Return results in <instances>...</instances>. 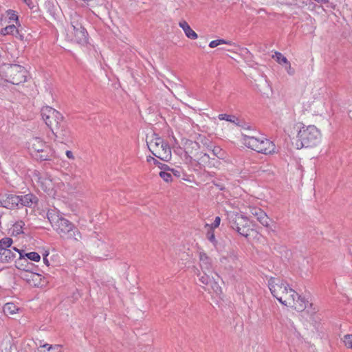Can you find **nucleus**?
<instances>
[{
    "label": "nucleus",
    "mask_w": 352,
    "mask_h": 352,
    "mask_svg": "<svg viewBox=\"0 0 352 352\" xmlns=\"http://www.w3.org/2000/svg\"><path fill=\"white\" fill-rule=\"evenodd\" d=\"M152 158H153V157H151V156L148 157H147V162H153Z\"/></svg>",
    "instance_id": "3c124183"
},
{
    "label": "nucleus",
    "mask_w": 352,
    "mask_h": 352,
    "mask_svg": "<svg viewBox=\"0 0 352 352\" xmlns=\"http://www.w3.org/2000/svg\"><path fill=\"white\" fill-rule=\"evenodd\" d=\"M200 266L203 270L210 272L211 263L210 258L204 252L199 254Z\"/></svg>",
    "instance_id": "aec40b11"
},
{
    "label": "nucleus",
    "mask_w": 352,
    "mask_h": 352,
    "mask_svg": "<svg viewBox=\"0 0 352 352\" xmlns=\"http://www.w3.org/2000/svg\"><path fill=\"white\" fill-rule=\"evenodd\" d=\"M351 113V115H350V117L352 118V112H351V111H350V113Z\"/></svg>",
    "instance_id": "864d4df0"
},
{
    "label": "nucleus",
    "mask_w": 352,
    "mask_h": 352,
    "mask_svg": "<svg viewBox=\"0 0 352 352\" xmlns=\"http://www.w3.org/2000/svg\"><path fill=\"white\" fill-rule=\"evenodd\" d=\"M344 342L346 347L352 349V334H348L344 336Z\"/></svg>",
    "instance_id": "4c0bfd02"
},
{
    "label": "nucleus",
    "mask_w": 352,
    "mask_h": 352,
    "mask_svg": "<svg viewBox=\"0 0 352 352\" xmlns=\"http://www.w3.org/2000/svg\"><path fill=\"white\" fill-rule=\"evenodd\" d=\"M24 256H27L28 259L34 261H38L41 258L40 255L37 252H35L26 253V254H25Z\"/></svg>",
    "instance_id": "72a5a7b5"
},
{
    "label": "nucleus",
    "mask_w": 352,
    "mask_h": 352,
    "mask_svg": "<svg viewBox=\"0 0 352 352\" xmlns=\"http://www.w3.org/2000/svg\"><path fill=\"white\" fill-rule=\"evenodd\" d=\"M298 138L304 147H312L320 141V132L314 125L302 127L298 133Z\"/></svg>",
    "instance_id": "6e6552de"
},
{
    "label": "nucleus",
    "mask_w": 352,
    "mask_h": 352,
    "mask_svg": "<svg viewBox=\"0 0 352 352\" xmlns=\"http://www.w3.org/2000/svg\"><path fill=\"white\" fill-rule=\"evenodd\" d=\"M168 170L171 172L173 175L177 177H179L181 176L182 171L180 169L170 168V170Z\"/></svg>",
    "instance_id": "37998d69"
},
{
    "label": "nucleus",
    "mask_w": 352,
    "mask_h": 352,
    "mask_svg": "<svg viewBox=\"0 0 352 352\" xmlns=\"http://www.w3.org/2000/svg\"><path fill=\"white\" fill-rule=\"evenodd\" d=\"M12 84L18 85L20 82H18L17 80H15L14 78L11 81Z\"/></svg>",
    "instance_id": "8fccbe9b"
},
{
    "label": "nucleus",
    "mask_w": 352,
    "mask_h": 352,
    "mask_svg": "<svg viewBox=\"0 0 352 352\" xmlns=\"http://www.w3.org/2000/svg\"><path fill=\"white\" fill-rule=\"evenodd\" d=\"M221 222V218L219 217H216L214 222L212 223L211 228L212 229L217 228Z\"/></svg>",
    "instance_id": "79ce46f5"
},
{
    "label": "nucleus",
    "mask_w": 352,
    "mask_h": 352,
    "mask_svg": "<svg viewBox=\"0 0 352 352\" xmlns=\"http://www.w3.org/2000/svg\"><path fill=\"white\" fill-rule=\"evenodd\" d=\"M218 118L220 120H226L228 122L234 123L236 125H239V120L235 116L219 114Z\"/></svg>",
    "instance_id": "b1692460"
},
{
    "label": "nucleus",
    "mask_w": 352,
    "mask_h": 352,
    "mask_svg": "<svg viewBox=\"0 0 352 352\" xmlns=\"http://www.w3.org/2000/svg\"><path fill=\"white\" fill-rule=\"evenodd\" d=\"M146 143L149 151L156 157L165 162L171 159V149L168 144L158 135L153 134Z\"/></svg>",
    "instance_id": "423d86ee"
},
{
    "label": "nucleus",
    "mask_w": 352,
    "mask_h": 352,
    "mask_svg": "<svg viewBox=\"0 0 352 352\" xmlns=\"http://www.w3.org/2000/svg\"><path fill=\"white\" fill-rule=\"evenodd\" d=\"M1 34L3 35L11 34L22 41V35L19 33V30L14 25H10L4 28H2L1 30Z\"/></svg>",
    "instance_id": "a211bd4d"
},
{
    "label": "nucleus",
    "mask_w": 352,
    "mask_h": 352,
    "mask_svg": "<svg viewBox=\"0 0 352 352\" xmlns=\"http://www.w3.org/2000/svg\"><path fill=\"white\" fill-rule=\"evenodd\" d=\"M38 198L33 194L29 193L23 196V206L32 207L36 206L38 202Z\"/></svg>",
    "instance_id": "5701e85b"
},
{
    "label": "nucleus",
    "mask_w": 352,
    "mask_h": 352,
    "mask_svg": "<svg viewBox=\"0 0 352 352\" xmlns=\"http://www.w3.org/2000/svg\"><path fill=\"white\" fill-rule=\"evenodd\" d=\"M287 71V74L290 76H293L295 74V69L292 67L291 63L289 61L287 62V63L285 64L283 66Z\"/></svg>",
    "instance_id": "58836bf2"
},
{
    "label": "nucleus",
    "mask_w": 352,
    "mask_h": 352,
    "mask_svg": "<svg viewBox=\"0 0 352 352\" xmlns=\"http://www.w3.org/2000/svg\"><path fill=\"white\" fill-rule=\"evenodd\" d=\"M272 58L282 66H284L285 64L287 63L289 61L285 56H284L280 52H276L274 55L272 56Z\"/></svg>",
    "instance_id": "cd10ccee"
},
{
    "label": "nucleus",
    "mask_w": 352,
    "mask_h": 352,
    "mask_svg": "<svg viewBox=\"0 0 352 352\" xmlns=\"http://www.w3.org/2000/svg\"><path fill=\"white\" fill-rule=\"evenodd\" d=\"M152 160L153 164L157 166L162 170H170V168L167 164L161 163L155 158H152Z\"/></svg>",
    "instance_id": "c9c22d12"
},
{
    "label": "nucleus",
    "mask_w": 352,
    "mask_h": 352,
    "mask_svg": "<svg viewBox=\"0 0 352 352\" xmlns=\"http://www.w3.org/2000/svg\"><path fill=\"white\" fill-rule=\"evenodd\" d=\"M179 27L184 30L186 36L190 39L197 38V34L190 27L186 21H182L179 23Z\"/></svg>",
    "instance_id": "f3484780"
},
{
    "label": "nucleus",
    "mask_w": 352,
    "mask_h": 352,
    "mask_svg": "<svg viewBox=\"0 0 352 352\" xmlns=\"http://www.w3.org/2000/svg\"><path fill=\"white\" fill-rule=\"evenodd\" d=\"M15 67H16V68H19V65H15L14 66V67H13V68H15Z\"/></svg>",
    "instance_id": "603ef678"
},
{
    "label": "nucleus",
    "mask_w": 352,
    "mask_h": 352,
    "mask_svg": "<svg viewBox=\"0 0 352 352\" xmlns=\"http://www.w3.org/2000/svg\"><path fill=\"white\" fill-rule=\"evenodd\" d=\"M35 352H61V345H50L48 344H41L40 348H38Z\"/></svg>",
    "instance_id": "6ab92c4d"
},
{
    "label": "nucleus",
    "mask_w": 352,
    "mask_h": 352,
    "mask_svg": "<svg viewBox=\"0 0 352 352\" xmlns=\"http://www.w3.org/2000/svg\"><path fill=\"white\" fill-rule=\"evenodd\" d=\"M242 140L244 145L258 153L265 155L275 153V144L263 137L256 138L250 134L242 133Z\"/></svg>",
    "instance_id": "39448f33"
},
{
    "label": "nucleus",
    "mask_w": 352,
    "mask_h": 352,
    "mask_svg": "<svg viewBox=\"0 0 352 352\" xmlns=\"http://www.w3.org/2000/svg\"><path fill=\"white\" fill-rule=\"evenodd\" d=\"M206 236H207V239L213 244V245H216L217 244V241H216V239H215V236H214V230L210 228V230L208 231L207 232V234H206Z\"/></svg>",
    "instance_id": "e433bc0d"
},
{
    "label": "nucleus",
    "mask_w": 352,
    "mask_h": 352,
    "mask_svg": "<svg viewBox=\"0 0 352 352\" xmlns=\"http://www.w3.org/2000/svg\"><path fill=\"white\" fill-rule=\"evenodd\" d=\"M41 116L52 131L54 141L64 144L70 141V130L64 116L59 111L51 107L45 106L41 109Z\"/></svg>",
    "instance_id": "f03ea898"
},
{
    "label": "nucleus",
    "mask_w": 352,
    "mask_h": 352,
    "mask_svg": "<svg viewBox=\"0 0 352 352\" xmlns=\"http://www.w3.org/2000/svg\"><path fill=\"white\" fill-rule=\"evenodd\" d=\"M227 219L229 226L235 230L239 234L248 237L250 234V222L247 217L243 215L230 211L227 212Z\"/></svg>",
    "instance_id": "0eeeda50"
},
{
    "label": "nucleus",
    "mask_w": 352,
    "mask_h": 352,
    "mask_svg": "<svg viewBox=\"0 0 352 352\" xmlns=\"http://www.w3.org/2000/svg\"><path fill=\"white\" fill-rule=\"evenodd\" d=\"M214 184L217 187L219 188L221 190H225V186L223 185L222 184L219 183V182H214Z\"/></svg>",
    "instance_id": "a18cd8bd"
},
{
    "label": "nucleus",
    "mask_w": 352,
    "mask_h": 352,
    "mask_svg": "<svg viewBox=\"0 0 352 352\" xmlns=\"http://www.w3.org/2000/svg\"><path fill=\"white\" fill-rule=\"evenodd\" d=\"M6 315L14 316L20 310V307L14 302H7L3 307Z\"/></svg>",
    "instance_id": "4be33fe9"
},
{
    "label": "nucleus",
    "mask_w": 352,
    "mask_h": 352,
    "mask_svg": "<svg viewBox=\"0 0 352 352\" xmlns=\"http://www.w3.org/2000/svg\"><path fill=\"white\" fill-rule=\"evenodd\" d=\"M11 344L8 341L2 342L0 346L1 352H11Z\"/></svg>",
    "instance_id": "473e14b6"
},
{
    "label": "nucleus",
    "mask_w": 352,
    "mask_h": 352,
    "mask_svg": "<svg viewBox=\"0 0 352 352\" xmlns=\"http://www.w3.org/2000/svg\"><path fill=\"white\" fill-rule=\"evenodd\" d=\"M221 44H229V45H231V41H226L224 39L214 40V41H212L209 43V47H211V48H214V47H217L218 45H219Z\"/></svg>",
    "instance_id": "7c9ffc66"
},
{
    "label": "nucleus",
    "mask_w": 352,
    "mask_h": 352,
    "mask_svg": "<svg viewBox=\"0 0 352 352\" xmlns=\"http://www.w3.org/2000/svg\"><path fill=\"white\" fill-rule=\"evenodd\" d=\"M205 158H206V160H209V159H210V156H209V155H208V154H207V153H204V154L203 155V156L201 157V159H205Z\"/></svg>",
    "instance_id": "09e8293b"
},
{
    "label": "nucleus",
    "mask_w": 352,
    "mask_h": 352,
    "mask_svg": "<svg viewBox=\"0 0 352 352\" xmlns=\"http://www.w3.org/2000/svg\"><path fill=\"white\" fill-rule=\"evenodd\" d=\"M23 2L25 3L31 10L36 8V2L32 1V0H23Z\"/></svg>",
    "instance_id": "a19ab883"
},
{
    "label": "nucleus",
    "mask_w": 352,
    "mask_h": 352,
    "mask_svg": "<svg viewBox=\"0 0 352 352\" xmlns=\"http://www.w3.org/2000/svg\"><path fill=\"white\" fill-rule=\"evenodd\" d=\"M2 204L5 208L12 210L18 208L19 204L22 205V198L19 195H9Z\"/></svg>",
    "instance_id": "4468645a"
},
{
    "label": "nucleus",
    "mask_w": 352,
    "mask_h": 352,
    "mask_svg": "<svg viewBox=\"0 0 352 352\" xmlns=\"http://www.w3.org/2000/svg\"><path fill=\"white\" fill-rule=\"evenodd\" d=\"M48 255V253L45 254V255H44L43 256V262L45 263V264L47 265V266H49L50 265V263H49V261L47 258V256Z\"/></svg>",
    "instance_id": "de8ad7c7"
},
{
    "label": "nucleus",
    "mask_w": 352,
    "mask_h": 352,
    "mask_svg": "<svg viewBox=\"0 0 352 352\" xmlns=\"http://www.w3.org/2000/svg\"><path fill=\"white\" fill-rule=\"evenodd\" d=\"M47 216L52 226L62 238L76 241H80L82 239V234L78 228L69 220L57 214L54 211H49Z\"/></svg>",
    "instance_id": "20e7f679"
},
{
    "label": "nucleus",
    "mask_w": 352,
    "mask_h": 352,
    "mask_svg": "<svg viewBox=\"0 0 352 352\" xmlns=\"http://www.w3.org/2000/svg\"><path fill=\"white\" fill-rule=\"evenodd\" d=\"M268 287L272 294L283 305L293 308L297 311H302L309 303L298 295L289 284L277 277H271L268 280Z\"/></svg>",
    "instance_id": "f257e3e1"
},
{
    "label": "nucleus",
    "mask_w": 352,
    "mask_h": 352,
    "mask_svg": "<svg viewBox=\"0 0 352 352\" xmlns=\"http://www.w3.org/2000/svg\"><path fill=\"white\" fill-rule=\"evenodd\" d=\"M46 7L47 8L50 14L56 19L58 16L59 9L58 7L55 6L52 3L48 1L46 3Z\"/></svg>",
    "instance_id": "bb28decb"
},
{
    "label": "nucleus",
    "mask_w": 352,
    "mask_h": 352,
    "mask_svg": "<svg viewBox=\"0 0 352 352\" xmlns=\"http://www.w3.org/2000/svg\"><path fill=\"white\" fill-rule=\"evenodd\" d=\"M6 14L8 17L9 22H11L12 21H14L19 25H20L19 21V16L14 10H8L6 11Z\"/></svg>",
    "instance_id": "c85d7f7f"
},
{
    "label": "nucleus",
    "mask_w": 352,
    "mask_h": 352,
    "mask_svg": "<svg viewBox=\"0 0 352 352\" xmlns=\"http://www.w3.org/2000/svg\"><path fill=\"white\" fill-rule=\"evenodd\" d=\"M94 235L98 240L96 245L99 252L102 253L104 256L107 257L109 256L108 253L113 250L112 245L109 242L104 241L99 234L94 232Z\"/></svg>",
    "instance_id": "f8f14e48"
},
{
    "label": "nucleus",
    "mask_w": 352,
    "mask_h": 352,
    "mask_svg": "<svg viewBox=\"0 0 352 352\" xmlns=\"http://www.w3.org/2000/svg\"><path fill=\"white\" fill-rule=\"evenodd\" d=\"M66 38L69 41L83 45L88 42V33L83 26L66 29Z\"/></svg>",
    "instance_id": "1a4fd4ad"
},
{
    "label": "nucleus",
    "mask_w": 352,
    "mask_h": 352,
    "mask_svg": "<svg viewBox=\"0 0 352 352\" xmlns=\"http://www.w3.org/2000/svg\"><path fill=\"white\" fill-rule=\"evenodd\" d=\"M66 156L70 160H74V156L71 151H66Z\"/></svg>",
    "instance_id": "49530a36"
},
{
    "label": "nucleus",
    "mask_w": 352,
    "mask_h": 352,
    "mask_svg": "<svg viewBox=\"0 0 352 352\" xmlns=\"http://www.w3.org/2000/svg\"><path fill=\"white\" fill-rule=\"evenodd\" d=\"M199 282L206 286H209L210 283H212V278H210V276L206 273L204 270L202 274L199 273L198 274Z\"/></svg>",
    "instance_id": "393cba45"
},
{
    "label": "nucleus",
    "mask_w": 352,
    "mask_h": 352,
    "mask_svg": "<svg viewBox=\"0 0 352 352\" xmlns=\"http://www.w3.org/2000/svg\"><path fill=\"white\" fill-rule=\"evenodd\" d=\"M16 254L19 255V259L22 258V250H19L16 248H0V262L6 263L13 260Z\"/></svg>",
    "instance_id": "9d476101"
},
{
    "label": "nucleus",
    "mask_w": 352,
    "mask_h": 352,
    "mask_svg": "<svg viewBox=\"0 0 352 352\" xmlns=\"http://www.w3.org/2000/svg\"><path fill=\"white\" fill-rule=\"evenodd\" d=\"M23 280H25L30 285L36 286L41 280V277L38 274L33 273L28 269L23 268Z\"/></svg>",
    "instance_id": "2eb2a0df"
},
{
    "label": "nucleus",
    "mask_w": 352,
    "mask_h": 352,
    "mask_svg": "<svg viewBox=\"0 0 352 352\" xmlns=\"http://www.w3.org/2000/svg\"><path fill=\"white\" fill-rule=\"evenodd\" d=\"M159 175L166 182L172 180V175L168 170H161Z\"/></svg>",
    "instance_id": "2f4dec72"
},
{
    "label": "nucleus",
    "mask_w": 352,
    "mask_h": 352,
    "mask_svg": "<svg viewBox=\"0 0 352 352\" xmlns=\"http://www.w3.org/2000/svg\"><path fill=\"white\" fill-rule=\"evenodd\" d=\"M207 148L209 151H212L214 156H216L219 159L223 158V152L219 146L208 145Z\"/></svg>",
    "instance_id": "a878e982"
},
{
    "label": "nucleus",
    "mask_w": 352,
    "mask_h": 352,
    "mask_svg": "<svg viewBox=\"0 0 352 352\" xmlns=\"http://www.w3.org/2000/svg\"><path fill=\"white\" fill-rule=\"evenodd\" d=\"M239 126H241L244 129H250V126L248 125V124L245 122H242L239 120Z\"/></svg>",
    "instance_id": "c03bdc74"
},
{
    "label": "nucleus",
    "mask_w": 352,
    "mask_h": 352,
    "mask_svg": "<svg viewBox=\"0 0 352 352\" xmlns=\"http://www.w3.org/2000/svg\"><path fill=\"white\" fill-rule=\"evenodd\" d=\"M82 17L79 15L76 12H73L69 16V24L66 29H72L82 26Z\"/></svg>",
    "instance_id": "dca6fc26"
},
{
    "label": "nucleus",
    "mask_w": 352,
    "mask_h": 352,
    "mask_svg": "<svg viewBox=\"0 0 352 352\" xmlns=\"http://www.w3.org/2000/svg\"><path fill=\"white\" fill-rule=\"evenodd\" d=\"M251 213L263 226H270V222L271 221V219L267 217V214L263 210L258 208H253L251 209Z\"/></svg>",
    "instance_id": "ddd939ff"
},
{
    "label": "nucleus",
    "mask_w": 352,
    "mask_h": 352,
    "mask_svg": "<svg viewBox=\"0 0 352 352\" xmlns=\"http://www.w3.org/2000/svg\"><path fill=\"white\" fill-rule=\"evenodd\" d=\"M12 243V239L10 237H4L0 240V248H10Z\"/></svg>",
    "instance_id": "c756f323"
},
{
    "label": "nucleus",
    "mask_w": 352,
    "mask_h": 352,
    "mask_svg": "<svg viewBox=\"0 0 352 352\" xmlns=\"http://www.w3.org/2000/svg\"><path fill=\"white\" fill-rule=\"evenodd\" d=\"M296 1L295 4H294L295 8H302L307 5L305 1L296 0Z\"/></svg>",
    "instance_id": "ea45409f"
},
{
    "label": "nucleus",
    "mask_w": 352,
    "mask_h": 352,
    "mask_svg": "<svg viewBox=\"0 0 352 352\" xmlns=\"http://www.w3.org/2000/svg\"><path fill=\"white\" fill-rule=\"evenodd\" d=\"M26 148L32 158L37 161H50L54 155V150L40 138L36 132L27 131L25 134Z\"/></svg>",
    "instance_id": "7ed1b4c3"
},
{
    "label": "nucleus",
    "mask_w": 352,
    "mask_h": 352,
    "mask_svg": "<svg viewBox=\"0 0 352 352\" xmlns=\"http://www.w3.org/2000/svg\"><path fill=\"white\" fill-rule=\"evenodd\" d=\"M38 182L40 183L41 188L45 192L49 193L53 190V183L51 179L38 177Z\"/></svg>",
    "instance_id": "412c9836"
},
{
    "label": "nucleus",
    "mask_w": 352,
    "mask_h": 352,
    "mask_svg": "<svg viewBox=\"0 0 352 352\" xmlns=\"http://www.w3.org/2000/svg\"><path fill=\"white\" fill-rule=\"evenodd\" d=\"M209 286L211 287L212 289L213 290V292L216 294H220L221 293V287L218 285V283L217 282H215L213 278H212V283H210Z\"/></svg>",
    "instance_id": "f704fd0d"
},
{
    "label": "nucleus",
    "mask_w": 352,
    "mask_h": 352,
    "mask_svg": "<svg viewBox=\"0 0 352 352\" xmlns=\"http://www.w3.org/2000/svg\"><path fill=\"white\" fill-rule=\"evenodd\" d=\"M31 78V77L23 75V82H28V85L25 86V90H23V95L27 96L29 99H34L38 94V90L34 82Z\"/></svg>",
    "instance_id": "9b49d317"
}]
</instances>
